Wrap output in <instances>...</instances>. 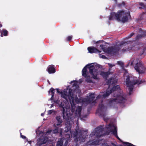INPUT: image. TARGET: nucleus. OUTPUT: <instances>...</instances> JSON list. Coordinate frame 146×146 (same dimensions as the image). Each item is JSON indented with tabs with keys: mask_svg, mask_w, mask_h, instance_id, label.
<instances>
[{
	"mask_svg": "<svg viewBox=\"0 0 146 146\" xmlns=\"http://www.w3.org/2000/svg\"><path fill=\"white\" fill-rule=\"evenodd\" d=\"M57 92L61 94V97L68 101L69 100L72 104V102L73 104H74L75 103H78L79 101L78 98L75 95H74L73 93L71 92V90L68 89V87L66 90H64L62 92H60L58 89H56Z\"/></svg>",
	"mask_w": 146,
	"mask_h": 146,
	"instance_id": "f03ea898",
	"label": "nucleus"
},
{
	"mask_svg": "<svg viewBox=\"0 0 146 146\" xmlns=\"http://www.w3.org/2000/svg\"><path fill=\"white\" fill-rule=\"evenodd\" d=\"M129 16V12L124 13L123 11H121L118 12L117 14L113 12L111 13L109 19L110 20H111L116 18L118 21L124 23L127 21Z\"/></svg>",
	"mask_w": 146,
	"mask_h": 146,
	"instance_id": "7ed1b4c3",
	"label": "nucleus"
},
{
	"mask_svg": "<svg viewBox=\"0 0 146 146\" xmlns=\"http://www.w3.org/2000/svg\"><path fill=\"white\" fill-rule=\"evenodd\" d=\"M104 120L105 121H107V120H106V119L105 118H104Z\"/></svg>",
	"mask_w": 146,
	"mask_h": 146,
	"instance_id": "4c0bfd02",
	"label": "nucleus"
},
{
	"mask_svg": "<svg viewBox=\"0 0 146 146\" xmlns=\"http://www.w3.org/2000/svg\"><path fill=\"white\" fill-rule=\"evenodd\" d=\"M47 70L49 73H53L55 72V69L53 65L49 66L47 68Z\"/></svg>",
	"mask_w": 146,
	"mask_h": 146,
	"instance_id": "f8f14e48",
	"label": "nucleus"
},
{
	"mask_svg": "<svg viewBox=\"0 0 146 146\" xmlns=\"http://www.w3.org/2000/svg\"><path fill=\"white\" fill-rule=\"evenodd\" d=\"M72 38V37L71 36H68L67 38V39L68 40H70Z\"/></svg>",
	"mask_w": 146,
	"mask_h": 146,
	"instance_id": "7c9ffc66",
	"label": "nucleus"
},
{
	"mask_svg": "<svg viewBox=\"0 0 146 146\" xmlns=\"http://www.w3.org/2000/svg\"><path fill=\"white\" fill-rule=\"evenodd\" d=\"M76 90H75V91H74V92H75V91H76Z\"/></svg>",
	"mask_w": 146,
	"mask_h": 146,
	"instance_id": "a19ab883",
	"label": "nucleus"
},
{
	"mask_svg": "<svg viewBox=\"0 0 146 146\" xmlns=\"http://www.w3.org/2000/svg\"><path fill=\"white\" fill-rule=\"evenodd\" d=\"M62 122V121H58V123H56V124H54V125L55 126H56V125H57V126H58V125H59Z\"/></svg>",
	"mask_w": 146,
	"mask_h": 146,
	"instance_id": "cd10ccee",
	"label": "nucleus"
},
{
	"mask_svg": "<svg viewBox=\"0 0 146 146\" xmlns=\"http://www.w3.org/2000/svg\"><path fill=\"white\" fill-rule=\"evenodd\" d=\"M106 128L108 131V133H106V135H108L109 133L111 132L112 134L116 136L120 140L116 134V127L115 125L113 124H110L106 126Z\"/></svg>",
	"mask_w": 146,
	"mask_h": 146,
	"instance_id": "423d86ee",
	"label": "nucleus"
},
{
	"mask_svg": "<svg viewBox=\"0 0 146 146\" xmlns=\"http://www.w3.org/2000/svg\"><path fill=\"white\" fill-rule=\"evenodd\" d=\"M56 119L58 121H62L60 116L57 117H56Z\"/></svg>",
	"mask_w": 146,
	"mask_h": 146,
	"instance_id": "bb28decb",
	"label": "nucleus"
},
{
	"mask_svg": "<svg viewBox=\"0 0 146 146\" xmlns=\"http://www.w3.org/2000/svg\"><path fill=\"white\" fill-rule=\"evenodd\" d=\"M67 135V136H69V137H70V136H69V135Z\"/></svg>",
	"mask_w": 146,
	"mask_h": 146,
	"instance_id": "79ce46f5",
	"label": "nucleus"
},
{
	"mask_svg": "<svg viewBox=\"0 0 146 146\" xmlns=\"http://www.w3.org/2000/svg\"><path fill=\"white\" fill-rule=\"evenodd\" d=\"M117 80L116 79L114 78L111 79L109 81H108V84H112L115 83L117 82Z\"/></svg>",
	"mask_w": 146,
	"mask_h": 146,
	"instance_id": "aec40b11",
	"label": "nucleus"
},
{
	"mask_svg": "<svg viewBox=\"0 0 146 146\" xmlns=\"http://www.w3.org/2000/svg\"><path fill=\"white\" fill-rule=\"evenodd\" d=\"M96 135L97 136V137H99L100 136H99V135H98L96 134Z\"/></svg>",
	"mask_w": 146,
	"mask_h": 146,
	"instance_id": "c9c22d12",
	"label": "nucleus"
},
{
	"mask_svg": "<svg viewBox=\"0 0 146 146\" xmlns=\"http://www.w3.org/2000/svg\"><path fill=\"white\" fill-rule=\"evenodd\" d=\"M44 115V113H42L41 114V115L42 116H43Z\"/></svg>",
	"mask_w": 146,
	"mask_h": 146,
	"instance_id": "f704fd0d",
	"label": "nucleus"
},
{
	"mask_svg": "<svg viewBox=\"0 0 146 146\" xmlns=\"http://www.w3.org/2000/svg\"><path fill=\"white\" fill-rule=\"evenodd\" d=\"M66 125H67L66 128L68 129V130L66 131V130H65V131L66 132H67L69 130H70V124H68V123L66 124Z\"/></svg>",
	"mask_w": 146,
	"mask_h": 146,
	"instance_id": "393cba45",
	"label": "nucleus"
},
{
	"mask_svg": "<svg viewBox=\"0 0 146 146\" xmlns=\"http://www.w3.org/2000/svg\"><path fill=\"white\" fill-rule=\"evenodd\" d=\"M100 47H102V46H102V45H100Z\"/></svg>",
	"mask_w": 146,
	"mask_h": 146,
	"instance_id": "58836bf2",
	"label": "nucleus"
},
{
	"mask_svg": "<svg viewBox=\"0 0 146 146\" xmlns=\"http://www.w3.org/2000/svg\"><path fill=\"white\" fill-rule=\"evenodd\" d=\"M88 50L89 52L90 53L100 52H101V51L97 50L96 48L93 47H88Z\"/></svg>",
	"mask_w": 146,
	"mask_h": 146,
	"instance_id": "9d476101",
	"label": "nucleus"
},
{
	"mask_svg": "<svg viewBox=\"0 0 146 146\" xmlns=\"http://www.w3.org/2000/svg\"><path fill=\"white\" fill-rule=\"evenodd\" d=\"M124 74V77H127L126 78L125 84L128 87V89L129 91V94H131V92L132 91L133 89V86L136 84H140L141 83V81H137L136 80V81L134 80L133 81H132V77H130L129 76H127L128 74L127 72H126Z\"/></svg>",
	"mask_w": 146,
	"mask_h": 146,
	"instance_id": "20e7f679",
	"label": "nucleus"
},
{
	"mask_svg": "<svg viewBox=\"0 0 146 146\" xmlns=\"http://www.w3.org/2000/svg\"><path fill=\"white\" fill-rule=\"evenodd\" d=\"M115 98H114L112 101V102L116 103H119L120 104L123 103L125 102V100L122 95H116L115 96Z\"/></svg>",
	"mask_w": 146,
	"mask_h": 146,
	"instance_id": "0eeeda50",
	"label": "nucleus"
},
{
	"mask_svg": "<svg viewBox=\"0 0 146 146\" xmlns=\"http://www.w3.org/2000/svg\"><path fill=\"white\" fill-rule=\"evenodd\" d=\"M120 88L119 86H115L113 87L112 89V91H113L114 90L115 91H118L120 90ZM112 92V90H110V92H109L108 90V92L105 93L104 94L103 96L104 97H106L109 96L110 94Z\"/></svg>",
	"mask_w": 146,
	"mask_h": 146,
	"instance_id": "1a4fd4ad",
	"label": "nucleus"
},
{
	"mask_svg": "<svg viewBox=\"0 0 146 146\" xmlns=\"http://www.w3.org/2000/svg\"><path fill=\"white\" fill-rule=\"evenodd\" d=\"M123 48V49H122V52H124L125 51H127L128 50V49H126L125 50L124 49V46L121 45H117L115 46V49L114 50V51L115 52H117L121 48Z\"/></svg>",
	"mask_w": 146,
	"mask_h": 146,
	"instance_id": "9b49d317",
	"label": "nucleus"
},
{
	"mask_svg": "<svg viewBox=\"0 0 146 146\" xmlns=\"http://www.w3.org/2000/svg\"><path fill=\"white\" fill-rule=\"evenodd\" d=\"M47 141V138L44 137H41L38 140V143L40 145L46 143Z\"/></svg>",
	"mask_w": 146,
	"mask_h": 146,
	"instance_id": "4468645a",
	"label": "nucleus"
},
{
	"mask_svg": "<svg viewBox=\"0 0 146 146\" xmlns=\"http://www.w3.org/2000/svg\"><path fill=\"white\" fill-rule=\"evenodd\" d=\"M109 65L110 69V68H111L113 66H114V65H112L110 64H109Z\"/></svg>",
	"mask_w": 146,
	"mask_h": 146,
	"instance_id": "473e14b6",
	"label": "nucleus"
},
{
	"mask_svg": "<svg viewBox=\"0 0 146 146\" xmlns=\"http://www.w3.org/2000/svg\"><path fill=\"white\" fill-rule=\"evenodd\" d=\"M123 143L124 145L126 146H135L131 143L127 142H123Z\"/></svg>",
	"mask_w": 146,
	"mask_h": 146,
	"instance_id": "5701e85b",
	"label": "nucleus"
},
{
	"mask_svg": "<svg viewBox=\"0 0 146 146\" xmlns=\"http://www.w3.org/2000/svg\"><path fill=\"white\" fill-rule=\"evenodd\" d=\"M95 98V96L94 93H90L88 94V97L87 99V102H90Z\"/></svg>",
	"mask_w": 146,
	"mask_h": 146,
	"instance_id": "ddd939ff",
	"label": "nucleus"
},
{
	"mask_svg": "<svg viewBox=\"0 0 146 146\" xmlns=\"http://www.w3.org/2000/svg\"><path fill=\"white\" fill-rule=\"evenodd\" d=\"M63 143V141L62 139L59 140L57 143L56 146H62Z\"/></svg>",
	"mask_w": 146,
	"mask_h": 146,
	"instance_id": "412c9836",
	"label": "nucleus"
},
{
	"mask_svg": "<svg viewBox=\"0 0 146 146\" xmlns=\"http://www.w3.org/2000/svg\"><path fill=\"white\" fill-rule=\"evenodd\" d=\"M53 105H52H52H51V108L52 107H53Z\"/></svg>",
	"mask_w": 146,
	"mask_h": 146,
	"instance_id": "ea45409f",
	"label": "nucleus"
},
{
	"mask_svg": "<svg viewBox=\"0 0 146 146\" xmlns=\"http://www.w3.org/2000/svg\"><path fill=\"white\" fill-rule=\"evenodd\" d=\"M117 63L118 64H119L121 66H122L123 65V63L122 62H120V61L118 62Z\"/></svg>",
	"mask_w": 146,
	"mask_h": 146,
	"instance_id": "c756f323",
	"label": "nucleus"
},
{
	"mask_svg": "<svg viewBox=\"0 0 146 146\" xmlns=\"http://www.w3.org/2000/svg\"><path fill=\"white\" fill-rule=\"evenodd\" d=\"M21 137L22 138L25 139V143L26 144V145H31V141H28L27 138L25 136L22 135L21 134Z\"/></svg>",
	"mask_w": 146,
	"mask_h": 146,
	"instance_id": "2eb2a0df",
	"label": "nucleus"
},
{
	"mask_svg": "<svg viewBox=\"0 0 146 146\" xmlns=\"http://www.w3.org/2000/svg\"><path fill=\"white\" fill-rule=\"evenodd\" d=\"M138 60L137 59L133 60L131 62V65L136 64L135 69L139 73H143L146 71V68L141 62H138Z\"/></svg>",
	"mask_w": 146,
	"mask_h": 146,
	"instance_id": "39448f33",
	"label": "nucleus"
},
{
	"mask_svg": "<svg viewBox=\"0 0 146 146\" xmlns=\"http://www.w3.org/2000/svg\"><path fill=\"white\" fill-rule=\"evenodd\" d=\"M133 35V34H132V35H131V36Z\"/></svg>",
	"mask_w": 146,
	"mask_h": 146,
	"instance_id": "37998d69",
	"label": "nucleus"
},
{
	"mask_svg": "<svg viewBox=\"0 0 146 146\" xmlns=\"http://www.w3.org/2000/svg\"><path fill=\"white\" fill-rule=\"evenodd\" d=\"M8 33V31L5 30L4 29L3 31V33H2L1 35V36H3V35L4 36H6L7 35Z\"/></svg>",
	"mask_w": 146,
	"mask_h": 146,
	"instance_id": "4be33fe9",
	"label": "nucleus"
},
{
	"mask_svg": "<svg viewBox=\"0 0 146 146\" xmlns=\"http://www.w3.org/2000/svg\"><path fill=\"white\" fill-rule=\"evenodd\" d=\"M58 129H55L54 130H49L48 131L46 134L45 135H48V134H49V133H51V132H52V133H57L58 132Z\"/></svg>",
	"mask_w": 146,
	"mask_h": 146,
	"instance_id": "6ab92c4d",
	"label": "nucleus"
},
{
	"mask_svg": "<svg viewBox=\"0 0 146 146\" xmlns=\"http://www.w3.org/2000/svg\"><path fill=\"white\" fill-rule=\"evenodd\" d=\"M2 26V25L1 24L0 25V27H1Z\"/></svg>",
	"mask_w": 146,
	"mask_h": 146,
	"instance_id": "e433bc0d",
	"label": "nucleus"
},
{
	"mask_svg": "<svg viewBox=\"0 0 146 146\" xmlns=\"http://www.w3.org/2000/svg\"><path fill=\"white\" fill-rule=\"evenodd\" d=\"M101 142L100 143L102 142V141H90L88 142V145H98L100 144L99 142Z\"/></svg>",
	"mask_w": 146,
	"mask_h": 146,
	"instance_id": "dca6fc26",
	"label": "nucleus"
},
{
	"mask_svg": "<svg viewBox=\"0 0 146 146\" xmlns=\"http://www.w3.org/2000/svg\"><path fill=\"white\" fill-rule=\"evenodd\" d=\"M72 82L74 83L73 84V87L76 86L77 88H78V86L77 85L78 82H77L74 81H72L70 82V84L72 83Z\"/></svg>",
	"mask_w": 146,
	"mask_h": 146,
	"instance_id": "b1692460",
	"label": "nucleus"
},
{
	"mask_svg": "<svg viewBox=\"0 0 146 146\" xmlns=\"http://www.w3.org/2000/svg\"><path fill=\"white\" fill-rule=\"evenodd\" d=\"M100 67V66L96 64H91L86 65L83 68L82 71V75L85 77H88L87 75L86 68H88L90 70V73L92 77L94 79L97 78V76L100 74L104 77H106L109 74L108 72H100L98 69Z\"/></svg>",
	"mask_w": 146,
	"mask_h": 146,
	"instance_id": "f257e3e1",
	"label": "nucleus"
},
{
	"mask_svg": "<svg viewBox=\"0 0 146 146\" xmlns=\"http://www.w3.org/2000/svg\"><path fill=\"white\" fill-rule=\"evenodd\" d=\"M99 56L100 57V58H105V56H104L102 55L101 54H99Z\"/></svg>",
	"mask_w": 146,
	"mask_h": 146,
	"instance_id": "c85d7f7f",
	"label": "nucleus"
},
{
	"mask_svg": "<svg viewBox=\"0 0 146 146\" xmlns=\"http://www.w3.org/2000/svg\"><path fill=\"white\" fill-rule=\"evenodd\" d=\"M55 90L53 88H52L50 89L49 91H48L49 94L51 95H52V97L51 98V100L52 99V98L54 96V92Z\"/></svg>",
	"mask_w": 146,
	"mask_h": 146,
	"instance_id": "a211bd4d",
	"label": "nucleus"
},
{
	"mask_svg": "<svg viewBox=\"0 0 146 146\" xmlns=\"http://www.w3.org/2000/svg\"><path fill=\"white\" fill-rule=\"evenodd\" d=\"M86 81H87L88 82H91V80L90 79H86Z\"/></svg>",
	"mask_w": 146,
	"mask_h": 146,
	"instance_id": "2f4dec72",
	"label": "nucleus"
},
{
	"mask_svg": "<svg viewBox=\"0 0 146 146\" xmlns=\"http://www.w3.org/2000/svg\"><path fill=\"white\" fill-rule=\"evenodd\" d=\"M70 109L69 107L67 108L63 107V117L64 119L66 120H68L70 117V114L69 113Z\"/></svg>",
	"mask_w": 146,
	"mask_h": 146,
	"instance_id": "6e6552de",
	"label": "nucleus"
},
{
	"mask_svg": "<svg viewBox=\"0 0 146 146\" xmlns=\"http://www.w3.org/2000/svg\"><path fill=\"white\" fill-rule=\"evenodd\" d=\"M81 110V108L80 106H78L75 112V113L77 115L79 116L80 115Z\"/></svg>",
	"mask_w": 146,
	"mask_h": 146,
	"instance_id": "f3484780",
	"label": "nucleus"
},
{
	"mask_svg": "<svg viewBox=\"0 0 146 146\" xmlns=\"http://www.w3.org/2000/svg\"><path fill=\"white\" fill-rule=\"evenodd\" d=\"M60 134H61V131L60 132Z\"/></svg>",
	"mask_w": 146,
	"mask_h": 146,
	"instance_id": "c03bdc74",
	"label": "nucleus"
},
{
	"mask_svg": "<svg viewBox=\"0 0 146 146\" xmlns=\"http://www.w3.org/2000/svg\"><path fill=\"white\" fill-rule=\"evenodd\" d=\"M44 135V133L42 132H40V136L42 135Z\"/></svg>",
	"mask_w": 146,
	"mask_h": 146,
	"instance_id": "72a5a7b5",
	"label": "nucleus"
},
{
	"mask_svg": "<svg viewBox=\"0 0 146 146\" xmlns=\"http://www.w3.org/2000/svg\"><path fill=\"white\" fill-rule=\"evenodd\" d=\"M54 111L53 110H49L48 112V114H51L53 112H54Z\"/></svg>",
	"mask_w": 146,
	"mask_h": 146,
	"instance_id": "a878e982",
	"label": "nucleus"
},
{
	"mask_svg": "<svg viewBox=\"0 0 146 146\" xmlns=\"http://www.w3.org/2000/svg\"><path fill=\"white\" fill-rule=\"evenodd\" d=\"M71 135H72V133H71Z\"/></svg>",
	"mask_w": 146,
	"mask_h": 146,
	"instance_id": "a18cd8bd",
	"label": "nucleus"
}]
</instances>
